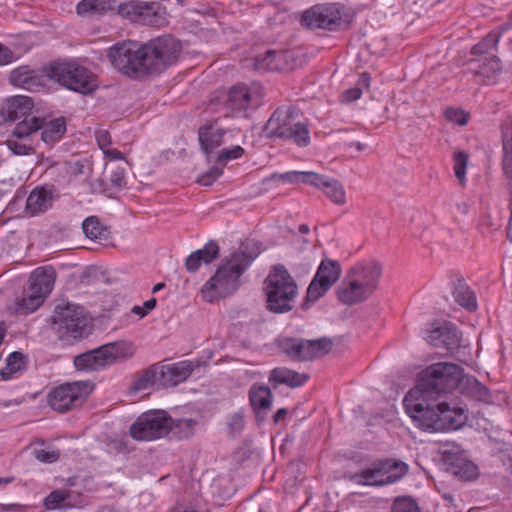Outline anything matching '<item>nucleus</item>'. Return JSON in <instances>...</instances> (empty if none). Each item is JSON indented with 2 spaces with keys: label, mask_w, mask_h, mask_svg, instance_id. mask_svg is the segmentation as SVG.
Wrapping results in <instances>:
<instances>
[{
  "label": "nucleus",
  "mask_w": 512,
  "mask_h": 512,
  "mask_svg": "<svg viewBox=\"0 0 512 512\" xmlns=\"http://www.w3.org/2000/svg\"><path fill=\"white\" fill-rule=\"evenodd\" d=\"M259 255L254 242H245L226 260L201 288V296L214 302L235 293L241 286V276Z\"/></svg>",
  "instance_id": "obj_1"
},
{
  "label": "nucleus",
  "mask_w": 512,
  "mask_h": 512,
  "mask_svg": "<svg viewBox=\"0 0 512 512\" xmlns=\"http://www.w3.org/2000/svg\"><path fill=\"white\" fill-rule=\"evenodd\" d=\"M463 369L453 363L439 362L424 369L417 384L404 397L403 405L436 401L443 393H449L463 386Z\"/></svg>",
  "instance_id": "obj_2"
},
{
  "label": "nucleus",
  "mask_w": 512,
  "mask_h": 512,
  "mask_svg": "<svg viewBox=\"0 0 512 512\" xmlns=\"http://www.w3.org/2000/svg\"><path fill=\"white\" fill-rule=\"evenodd\" d=\"M414 424L427 432H446L458 430L468 419L467 411L446 402L427 401L404 406Z\"/></svg>",
  "instance_id": "obj_3"
},
{
  "label": "nucleus",
  "mask_w": 512,
  "mask_h": 512,
  "mask_svg": "<svg viewBox=\"0 0 512 512\" xmlns=\"http://www.w3.org/2000/svg\"><path fill=\"white\" fill-rule=\"evenodd\" d=\"M381 276V268L375 262L353 266L337 287L339 301L354 305L365 301L375 291Z\"/></svg>",
  "instance_id": "obj_4"
},
{
  "label": "nucleus",
  "mask_w": 512,
  "mask_h": 512,
  "mask_svg": "<svg viewBox=\"0 0 512 512\" xmlns=\"http://www.w3.org/2000/svg\"><path fill=\"white\" fill-rule=\"evenodd\" d=\"M134 345L127 341L107 343L75 357L74 366L79 371L93 372L105 369L116 362L131 358Z\"/></svg>",
  "instance_id": "obj_5"
},
{
  "label": "nucleus",
  "mask_w": 512,
  "mask_h": 512,
  "mask_svg": "<svg viewBox=\"0 0 512 512\" xmlns=\"http://www.w3.org/2000/svg\"><path fill=\"white\" fill-rule=\"evenodd\" d=\"M267 307L274 313H285L293 308L298 294L297 285L283 266H275L266 279Z\"/></svg>",
  "instance_id": "obj_6"
},
{
  "label": "nucleus",
  "mask_w": 512,
  "mask_h": 512,
  "mask_svg": "<svg viewBox=\"0 0 512 512\" xmlns=\"http://www.w3.org/2000/svg\"><path fill=\"white\" fill-rule=\"evenodd\" d=\"M55 282V272L51 267L37 268L30 278V285L14 303V311L19 314H30L36 311L51 293Z\"/></svg>",
  "instance_id": "obj_7"
},
{
  "label": "nucleus",
  "mask_w": 512,
  "mask_h": 512,
  "mask_svg": "<svg viewBox=\"0 0 512 512\" xmlns=\"http://www.w3.org/2000/svg\"><path fill=\"white\" fill-rule=\"evenodd\" d=\"M264 131L267 137L291 139L299 146H307L310 142L307 127L296 119L291 108L277 109L267 121Z\"/></svg>",
  "instance_id": "obj_8"
},
{
  "label": "nucleus",
  "mask_w": 512,
  "mask_h": 512,
  "mask_svg": "<svg viewBox=\"0 0 512 512\" xmlns=\"http://www.w3.org/2000/svg\"><path fill=\"white\" fill-rule=\"evenodd\" d=\"M144 45L135 41L117 43L109 49L113 67L129 77L138 78L147 74Z\"/></svg>",
  "instance_id": "obj_9"
},
{
  "label": "nucleus",
  "mask_w": 512,
  "mask_h": 512,
  "mask_svg": "<svg viewBox=\"0 0 512 512\" xmlns=\"http://www.w3.org/2000/svg\"><path fill=\"white\" fill-rule=\"evenodd\" d=\"M49 76L70 90L88 94L97 88L95 75L76 62H57L51 65Z\"/></svg>",
  "instance_id": "obj_10"
},
{
  "label": "nucleus",
  "mask_w": 512,
  "mask_h": 512,
  "mask_svg": "<svg viewBox=\"0 0 512 512\" xmlns=\"http://www.w3.org/2000/svg\"><path fill=\"white\" fill-rule=\"evenodd\" d=\"M144 50L147 73H158L177 61L181 45L175 38L167 36L144 44Z\"/></svg>",
  "instance_id": "obj_11"
},
{
  "label": "nucleus",
  "mask_w": 512,
  "mask_h": 512,
  "mask_svg": "<svg viewBox=\"0 0 512 512\" xmlns=\"http://www.w3.org/2000/svg\"><path fill=\"white\" fill-rule=\"evenodd\" d=\"M90 381L69 382L55 387L48 395L50 407L59 412H66L80 406L93 391Z\"/></svg>",
  "instance_id": "obj_12"
},
{
  "label": "nucleus",
  "mask_w": 512,
  "mask_h": 512,
  "mask_svg": "<svg viewBox=\"0 0 512 512\" xmlns=\"http://www.w3.org/2000/svg\"><path fill=\"white\" fill-rule=\"evenodd\" d=\"M408 472L404 462H381L355 473L351 479L363 486H382L398 481Z\"/></svg>",
  "instance_id": "obj_13"
},
{
  "label": "nucleus",
  "mask_w": 512,
  "mask_h": 512,
  "mask_svg": "<svg viewBox=\"0 0 512 512\" xmlns=\"http://www.w3.org/2000/svg\"><path fill=\"white\" fill-rule=\"evenodd\" d=\"M170 416L163 410L141 414L130 427V435L138 441H153L169 434Z\"/></svg>",
  "instance_id": "obj_14"
},
{
  "label": "nucleus",
  "mask_w": 512,
  "mask_h": 512,
  "mask_svg": "<svg viewBox=\"0 0 512 512\" xmlns=\"http://www.w3.org/2000/svg\"><path fill=\"white\" fill-rule=\"evenodd\" d=\"M87 318L84 308L74 303L57 305L53 314V324L62 336L80 338L85 334Z\"/></svg>",
  "instance_id": "obj_15"
},
{
  "label": "nucleus",
  "mask_w": 512,
  "mask_h": 512,
  "mask_svg": "<svg viewBox=\"0 0 512 512\" xmlns=\"http://www.w3.org/2000/svg\"><path fill=\"white\" fill-rule=\"evenodd\" d=\"M280 348L289 357L307 361L326 355L332 348L329 339L304 340L295 338H284L280 342Z\"/></svg>",
  "instance_id": "obj_16"
},
{
  "label": "nucleus",
  "mask_w": 512,
  "mask_h": 512,
  "mask_svg": "<svg viewBox=\"0 0 512 512\" xmlns=\"http://www.w3.org/2000/svg\"><path fill=\"white\" fill-rule=\"evenodd\" d=\"M302 25L309 29L336 30L342 25L338 4L315 5L302 14Z\"/></svg>",
  "instance_id": "obj_17"
},
{
  "label": "nucleus",
  "mask_w": 512,
  "mask_h": 512,
  "mask_svg": "<svg viewBox=\"0 0 512 512\" xmlns=\"http://www.w3.org/2000/svg\"><path fill=\"white\" fill-rule=\"evenodd\" d=\"M260 93L256 87L236 85L229 89L223 102L226 115L238 116L245 114L249 108L257 107Z\"/></svg>",
  "instance_id": "obj_18"
},
{
  "label": "nucleus",
  "mask_w": 512,
  "mask_h": 512,
  "mask_svg": "<svg viewBox=\"0 0 512 512\" xmlns=\"http://www.w3.org/2000/svg\"><path fill=\"white\" fill-rule=\"evenodd\" d=\"M341 275V268L338 262L323 260L307 289L306 299L308 302H315L325 295Z\"/></svg>",
  "instance_id": "obj_19"
},
{
  "label": "nucleus",
  "mask_w": 512,
  "mask_h": 512,
  "mask_svg": "<svg viewBox=\"0 0 512 512\" xmlns=\"http://www.w3.org/2000/svg\"><path fill=\"white\" fill-rule=\"evenodd\" d=\"M423 338L430 345L452 351L460 344V336L452 323L432 324L423 332Z\"/></svg>",
  "instance_id": "obj_20"
},
{
  "label": "nucleus",
  "mask_w": 512,
  "mask_h": 512,
  "mask_svg": "<svg viewBox=\"0 0 512 512\" xmlns=\"http://www.w3.org/2000/svg\"><path fill=\"white\" fill-rule=\"evenodd\" d=\"M235 130L223 129L216 123L202 126L199 129L198 137L202 150L206 154L212 153L216 148L227 144L235 137Z\"/></svg>",
  "instance_id": "obj_21"
},
{
  "label": "nucleus",
  "mask_w": 512,
  "mask_h": 512,
  "mask_svg": "<svg viewBox=\"0 0 512 512\" xmlns=\"http://www.w3.org/2000/svg\"><path fill=\"white\" fill-rule=\"evenodd\" d=\"M156 3L128 1L118 6V14L123 18L142 24H152L156 16Z\"/></svg>",
  "instance_id": "obj_22"
},
{
  "label": "nucleus",
  "mask_w": 512,
  "mask_h": 512,
  "mask_svg": "<svg viewBox=\"0 0 512 512\" xmlns=\"http://www.w3.org/2000/svg\"><path fill=\"white\" fill-rule=\"evenodd\" d=\"M55 200V190L52 186L34 188L26 201V211L30 215L43 213L50 209Z\"/></svg>",
  "instance_id": "obj_23"
},
{
  "label": "nucleus",
  "mask_w": 512,
  "mask_h": 512,
  "mask_svg": "<svg viewBox=\"0 0 512 512\" xmlns=\"http://www.w3.org/2000/svg\"><path fill=\"white\" fill-rule=\"evenodd\" d=\"M291 53L288 51L268 50L264 55H259L255 59V68L261 71H277L291 69L288 63Z\"/></svg>",
  "instance_id": "obj_24"
},
{
  "label": "nucleus",
  "mask_w": 512,
  "mask_h": 512,
  "mask_svg": "<svg viewBox=\"0 0 512 512\" xmlns=\"http://www.w3.org/2000/svg\"><path fill=\"white\" fill-rule=\"evenodd\" d=\"M33 109V101L27 96H14L6 101L4 113L10 121L27 119Z\"/></svg>",
  "instance_id": "obj_25"
},
{
  "label": "nucleus",
  "mask_w": 512,
  "mask_h": 512,
  "mask_svg": "<svg viewBox=\"0 0 512 512\" xmlns=\"http://www.w3.org/2000/svg\"><path fill=\"white\" fill-rule=\"evenodd\" d=\"M219 255L218 245L210 241L202 249L191 253L186 259V269L189 272H196L202 263L209 264Z\"/></svg>",
  "instance_id": "obj_26"
},
{
  "label": "nucleus",
  "mask_w": 512,
  "mask_h": 512,
  "mask_svg": "<svg viewBox=\"0 0 512 512\" xmlns=\"http://www.w3.org/2000/svg\"><path fill=\"white\" fill-rule=\"evenodd\" d=\"M41 140L48 146H53L59 142L66 132V122L64 118H56L52 120L41 119Z\"/></svg>",
  "instance_id": "obj_27"
},
{
  "label": "nucleus",
  "mask_w": 512,
  "mask_h": 512,
  "mask_svg": "<svg viewBox=\"0 0 512 512\" xmlns=\"http://www.w3.org/2000/svg\"><path fill=\"white\" fill-rule=\"evenodd\" d=\"M193 371V365L189 361H181L175 364L166 365L161 368L160 374L168 381L177 384L184 381Z\"/></svg>",
  "instance_id": "obj_28"
},
{
  "label": "nucleus",
  "mask_w": 512,
  "mask_h": 512,
  "mask_svg": "<svg viewBox=\"0 0 512 512\" xmlns=\"http://www.w3.org/2000/svg\"><path fill=\"white\" fill-rule=\"evenodd\" d=\"M270 379L290 387H299L306 383L308 377L305 374L280 367L272 370Z\"/></svg>",
  "instance_id": "obj_29"
},
{
  "label": "nucleus",
  "mask_w": 512,
  "mask_h": 512,
  "mask_svg": "<svg viewBox=\"0 0 512 512\" xmlns=\"http://www.w3.org/2000/svg\"><path fill=\"white\" fill-rule=\"evenodd\" d=\"M249 399L251 406L256 411V413H261L267 411L272 402V394L268 387L266 386H253L249 392Z\"/></svg>",
  "instance_id": "obj_30"
},
{
  "label": "nucleus",
  "mask_w": 512,
  "mask_h": 512,
  "mask_svg": "<svg viewBox=\"0 0 512 512\" xmlns=\"http://www.w3.org/2000/svg\"><path fill=\"white\" fill-rule=\"evenodd\" d=\"M39 127H41V118L32 117L30 119H23L16 124L12 134L19 138L26 139V141L35 143Z\"/></svg>",
  "instance_id": "obj_31"
},
{
  "label": "nucleus",
  "mask_w": 512,
  "mask_h": 512,
  "mask_svg": "<svg viewBox=\"0 0 512 512\" xmlns=\"http://www.w3.org/2000/svg\"><path fill=\"white\" fill-rule=\"evenodd\" d=\"M453 296L460 306L468 310H475L477 308L475 294L464 281H459L455 285Z\"/></svg>",
  "instance_id": "obj_32"
},
{
  "label": "nucleus",
  "mask_w": 512,
  "mask_h": 512,
  "mask_svg": "<svg viewBox=\"0 0 512 512\" xmlns=\"http://www.w3.org/2000/svg\"><path fill=\"white\" fill-rule=\"evenodd\" d=\"M324 194L336 205L346 203V191L344 186L336 179L327 177L321 187Z\"/></svg>",
  "instance_id": "obj_33"
},
{
  "label": "nucleus",
  "mask_w": 512,
  "mask_h": 512,
  "mask_svg": "<svg viewBox=\"0 0 512 512\" xmlns=\"http://www.w3.org/2000/svg\"><path fill=\"white\" fill-rule=\"evenodd\" d=\"M169 434L177 439H187L194 433L196 421L192 418L173 420L170 417Z\"/></svg>",
  "instance_id": "obj_34"
},
{
  "label": "nucleus",
  "mask_w": 512,
  "mask_h": 512,
  "mask_svg": "<svg viewBox=\"0 0 512 512\" xmlns=\"http://www.w3.org/2000/svg\"><path fill=\"white\" fill-rule=\"evenodd\" d=\"M24 368V356L20 352H12L6 360V366L0 371L3 380H10Z\"/></svg>",
  "instance_id": "obj_35"
},
{
  "label": "nucleus",
  "mask_w": 512,
  "mask_h": 512,
  "mask_svg": "<svg viewBox=\"0 0 512 512\" xmlns=\"http://www.w3.org/2000/svg\"><path fill=\"white\" fill-rule=\"evenodd\" d=\"M109 8L107 0H82L77 5V13L81 16L103 14Z\"/></svg>",
  "instance_id": "obj_36"
},
{
  "label": "nucleus",
  "mask_w": 512,
  "mask_h": 512,
  "mask_svg": "<svg viewBox=\"0 0 512 512\" xmlns=\"http://www.w3.org/2000/svg\"><path fill=\"white\" fill-rule=\"evenodd\" d=\"M7 148L17 156H26L34 153L35 143L26 141V139L19 138L11 134L10 138L6 141Z\"/></svg>",
  "instance_id": "obj_37"
},
{
  "label": "nucleus",
  "mask_w": 512,
  "mask_h": 512,
  "mask_svg": "<svg viewBox=\"0 0 512 512\" xmlns=\"http://www.w3.org/2000/svg\"><path fill=\"white\" fill-rule=\"evenodd\" d=\"M503 169L508 178H510L509 188L512 192V133L503 132Z\"/></svg>",
  "instance_id": "obj_38"
},
{
  "label": "nucleus",
  "mask_w": 512,
  "mask_h": 512,
  "mask_svg": "<svg viewBox=\"0 0 512 512\" xmlns=\"http://www.w3.org/2000/svg\"><path fill=\"white\" fill-rule=\"evenodd\" d=\"M501 71L500 60L497 57L486 58L476 70V73L487 81L493 78Z\"/></svg>",
  "instance_id": "obj_39"
},
{
  "label": "nucleus",
  "mask_w": 512,
  "mask_h": 512,
  "mask_svg": "<svg viewBox=\"0 0 512 512\" xmlns=\"http://www.w3.org/2000/svg\"><path fill=\"white\" fill-rule=\"evenodd\" d=\"M33 456L40 462L53 463L60 457V452L54 448L39 444L33 448Z\"/></svg>",
  "instance_id": "obj_40"
},
{
  "label": "nucleus",
  "mask_w": 512,
  "mask_h": 512,
  "mask_svg": "<svg viewBox=\"0 0 512 512\" xmlns=\"http://www.w3.org/2000/svg\"><path fill=\"white\" fill-rule=\"evenodd\" d=\"M463 385L469 388V394L480 401H487L489 398L488 389L483 386L475 377H464Z\"/></svg>",
  "instance_id": "obj_41"
},
{
  "label": "nucleus",
  "mask_w": 512,
  "mask_h": 512,
  "mask_svg": "<svg viewBox=\"0 0 512 512\" xmlns=\"http://www.w3.org/2000/svg\"><path fill=\"white\" fill-rule=\"evenodd\" d=\"M454 165V173L456 178L458 179L461 185L465 184L466 181V168L468 162V155L463 151H458L454 153L453 157Z\"/></svg>",
  "instance_id": "obj_42"
},
{
  "label": "nucleus",
  "mask_w": 512,
  "mask_h": 512,
  "mask_svg": "<svg viewBox=\"0 0 512 512\" xmlns=\"http://www.w3.org/2000/svg\"><path fill=\"white\" fill-rule=\"evenodd\" d=\"M82 229L90 239L100 238L103 234V226L95 216L87 217L82 223Z\"/></svg>",
  "instance_id": "obj_43"
},
{
  "label": "nucleus",
  "mask_w": 512,
  "mask_h": 512,
  "mask_svg": "<svg viewBox=\"0 0 512 512\" xmlns=\"http://www.w3.org/2000/svg\"><path fill=\"white\" fill-rule=\"evenodd\" d=\"M68 493L62 490L52 491L44 500V505L49 510L63 509L66 507Z\"/></svg>",
  "instance_id": "obj_44"
},
{
  "label": "nucleus",
  "mask_w": 512,
  "mask_h": 512,
  "mask_svg": "<svg viewBox=\"0 0 512 512\" xmlns=\"http://www.w3.org/2000/svg\"><path fill=\"white\" fill-rule=\"evenodd\" d=\"M501 37V32L492 31L490 32L481 42L476 44L473 49V54H482L490 49H493L498 44Z\"/></svg>",
  "instance_id": "obj_45"
},
{
  "label": "nucleus",
  "mask_w": 512,
  "mask_h": 512,
  "mask_svg": "<svg viewBox=\"0 0 512 512\" xmlns=\"http://www.w3.org/2000/svg\"><path fill=\"white\" fill-rule=\"evenodd\" d=\"M392 512H420V508L412 498L404 496L394 501Z\"/></svg>",
  "instance_id": "obj_46"
},
{
  "label": "nucleus",
  "mask_w": 512,
  "mask_h": 512,
  "mask_svg": "<svg viewBox=\"0 0 512 512\" xmlns=\"http://www.w3.org/2000/svg\"><path fill=\"white\" fill-rule=\"evenodd\" d=\"M299 178V183L308 184L313 187L321 189L327 176L313 171H300Z\"/></svg>",
  "instance_id": "obj_47"
},
{
  "label": "nucleus",
  "mask_w": 512,
  "mask_h": 512,
  "mask_svg": "<svg viewBox=\"0 0 512 512\" xmlns=\"http://www.w3.org/2000/svg\"><path fill=\"white\" fill-rule=\"evenodd\" d=\"M244 153V149L240 145H235L232 148L222 149L216 158V161L220 164H225L230 160L240 158Z\"/></svg>",
  "instance_id": "obj_48"
},
{
  "label": "nucleus",
  "mask_w": 512,
  "mask_h": 512,
  "mask_svg": "<svg viewBox=\"0 0 512 512\" xmlns=\"http://www.w3.org/2000/svg\"><path fill=\"white\" fill-rule=\"evenodd\" d=\"M454 474L461 479L471 480L477 476L478 469L471 462H462L460 465L456 466Z\"/></svg>",
  "instance_id": "obj_49"
},
{
  "label": "nucleus",
  "mask_w": 512,
  "mask_h": 512,
  "mask_svg": "<svg viewBox=\"0 0 512 512\" xmlns=\"http://www.w3.org/2000/svg\"><path fill=\"white\" fill-rule=\"evenodd\" d=\"M445 117L448 121L458 125H465L468 122V114L458 108H447L445 110Z\"/></svg>",
  "instance_id": "obj_50"
},
{
  "label": "nucleus",
  "mask_w": 512,
  "mask_h": 512,
  "mask_svg": "<svg viewBox=\"0 0 512 512\" xmlns=\"http://www.w3.org/2000/svg\"><path fill=\"white\" fill-rule=\"evenodd\" d=\"M300 171H288L284 173H273L268 178L272 181H281L289 184H299Z\"/></svg>",
  "instance_id": "obj_51"
},
{
  "label": "nucleus",
  "mask_w": 512,
  "mask_h": 512,
  "mask_svg": "<svg viewBox=\"0 0 512 512\" xmlns=\"http://www.w3.org/2000/svg\"><path fill=\"white\" fill-rule=\"evenodd\" d=\"M30 79V73L21 68L13 70L10 75V82L15 86H25Z\"/></svg>",
  "instance_id": "obj_52"
},
{
  "label": "nucleus",
  "mask_w": 512,
  "mask_h": 512,
  "mask_svg": "<svg viewBox=\"0 0 512 512\" xmlns=\"http://www.w3.org/2000/svg\"><path fill=\"white\" fill-rule=\"evenodd\" d=\"M154 380L155 372L153 370H148L135 382L134 388L136 390L146 389L154 383Z\"/></svg>",
  "instance_id": "obj_53"
},
{
  "label": "nucleus",
  "mask_w": 512,
  "mask_h": 512,
  "mask_svg": "<svg viewBox=\"0 0 512 512\" xmlns=\"http://www.w3.org/2000/svg\"><path fill=\"white\" fill-rule=\"evenodd\" d=\"M222 172L223 170L221 168H212L198 178V183L203 186H209L222 174Z\"/></svg>",
  "instance_id": "obj_54"
},
{
  "label": "nucleus",
  "mask_w": 512,
  "mask_h": 512,
  "mask_svg": "<svg viewBox=\"0 0 512 512\" xmlns=\"http://www.w3.org/2000/svg\"><path fill=\"white\" fill-rule=\"evenodd\" d=\"M110 183L116 188H122L125 186V171L123 168L117 167L111 172Z\"/></svg>",
  "instance_id": "obj_55"
},
{
  "label": "nucleus",
  "mask_w": 512,
  "mask_h": 512,
  "mask_svg": "<svg viewBox=\"0 0 512 512\" xmlns=\"http://www.w3.org/2000/svg\"><path fill=\"white\" fill-rule=\"evenodd\" d=\"M156 306V299L152 298L143 303L142 306H134L132 312L140 317L146 316Z\"/></svg>",
  "instance_id": "obj_56"
},
{
  "label": "nucleus",
  "mask_w": 512,
  "mask_h": 512,
  "mask_svg": "<svg viewBox=\"0 0 512 512\" xmlns=\"http://www.w3.org/2000/svg\"><path fill=\"white\" fill-rule=\"evenodd\" d=\"M126 446L122 439H113L107 442V452L113 455L119 454L125 450Z\"/></svg>",
  "instance_id": "obj_57"
},
{
  "label": "nucleus",
  "mask_w": 512,
  "mask_h": 512,
  "mask_svg": "<svg viewBox=\"0 0 512 512\" xmlns=\"http://www.w3.org/2000/svg\"><path fill=\"white\" fill-rule=\"evenodd\" d=\"M361 96H362V90L360 87L356 86V87H353V88H350V89H347L346 91H344L341 97H342L343 102L348 103V102H353V101L360 99Z\"/></svg>",
  "instance_id": "obj_58"
},
{
  "label": "nucleus",
  "mask_w": 512,
  "mask_h": 512,
  "mask_svg": "<svg viewBox=\"0 0 512 512\" xmlns=\"http://www.w3.org/2000/svg\"><path fill=\"white\" fill-rule=\"evenodd\" d=\"M85 164L83 161L76 160L67 163V173L72 176H78L84 173Z\"/></svg>",
  "instance_id": "obj_59"
},
{
  "label": "nucleus",
  "mask_w": 512,
  "mask_h": 512,
  "mask_svg": "<svg viewBox=\"0 0 512 512\" xmlns=\"http://www.w3.org/2000/svg\"><path fill=\"white\" fill-rule=\"evenodd\" d=\"M96 139H97V143L102 151L107 149L111 143L110 135L105 130L97 131Z\"/></svg>",
  "instance_id": "obj_60"
},
{
  "label": "nucleus",
  "mask_w": 512,
  "mask_h": 512,
  "mask_svg": "<svg viewBox=\"0 0 512 512\" xmlns=\"http://www.w3.org/2000/svg\"><path fill=\"white\" fill-rule=\"evenodd\" d=\"M14 59L11 50L0 43V65L11 63Z\"/></svg>",
  "instance_id": "obj_61"
},
{
  "label": "nucleus",
  "mask_w": 512,
  "mask_h": 512,
  "mask_svg": "<svg viewBox=\"0 0 512 512\" xmlns=\"http://www.w3.org/2000/svg\"><path fill=\"white\" fill-rule=\"evenodd\" d=\"M104 155L110 160H123L124 156L121 151L108 147L103 151Z\"/></svg>",
  "instance_id": "obj_62"
},
{
  "label": "nucleus",
  "mask_w": 512,
  "mask_h": 512,
  "mask_svg": "<svg viewBox=\"0 0 512 512\" xmlns=\"http://www.w3.org/2000/svg\"><path fill=\"white\" fill-rule=\"evenodd\" d=\"M370 81H371L370 76L368 74H366V73H363L359 77L358 87L359 86H363V87L368 88L370 86Z\"/></svg>",
  "instance_id": "obj_63"
},
{
  "label": "nucleus",
  "mask_w": 512,
  "mask_h": 512,
  "mask_svg": "<svg viewBox=\"0 0 512 512\" xmlns=\"http://www.w3.org/2000/svg\"><path fill=\"white\" fill-rule=\"evenodd\" d=\"M456 207H457V210L463 215H467L469 213L470 205L466 201L457 203Z\"/></svg>",
  "instance_id": "obj_64"
}]
</instances>
